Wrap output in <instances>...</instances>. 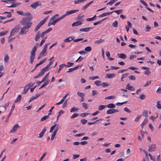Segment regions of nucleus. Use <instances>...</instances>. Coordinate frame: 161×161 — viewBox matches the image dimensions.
I'll return each mask as SVG.
<instances>
[{"label":"nucleus","instance_id":"f257e3e1","mask_svg":"<svg viewBox=\"0 0 161 161\" xmlns=\"http://www.w3.org/2000/svg\"><path fill=\"white\" fill-rule=\"evenodd\" d=\"M27 16L26 17L23 18L20 21V23L24 26L30 28L32 25V23L31 21L32 18V16L30 14V15Z\"/></svg>","mask_w":161,"mask_h":161},{"label":"nucleus","instance_id":"f03ea898","mask_svg":"<svg viewBox=\"0 0 161 161\" xmlns=\"http://www.w3.org/2000/svg\"><path fill=\"white\" fill-rule=\"evenodd\" d=\"M38 46V44L36 43L35 44L34 47L33 48L31 52L30 56V62L32 64L34 61L35 57V52L37 50Z\"/></svg>","mask_w":161,"mask_h":161},{"label":"nucleus","instance_id":"7ed1b4c3","mask_svg":"<svg viewBox=\"0 0 161 161\" xmlns=\"http://www.w3.org/2000/svg\"><path fill=\"white\" fill-rule=\"evenodd\" d=\"M53 63V61H50L48 64L45 67L41 70V72L39 73L38 75L35 76V78H37L41 76L44 74V72L47 70L48 68L52 65Z\"/></svg>","mask_w":161,"mask_h":161},{"label":"nucleus","instance_id":"20e7f679","mask_svg":"<svg viewBox=\"0 0 161 161\" xmlns=\"http://www.w3.org/2000/svg\"><path fill=\"white\" fill-rule=\"evenodd\" d=\"M79 11V9L73 10H71L70 11H67L66 12V13L65 14H63V15L61 16V17H59L58 18L59 19V20H60L61 19L64 18L67 15H70L72 14L75 13Z\"/></svg>","mask_w":161,"mask_h":161},{"label":"nucleus","instance_id":"39448f33","mask_svg":"<svg viewBox=\"0 0 161 161\" xmlns=\"http://www.w3.org/2000/svg\"><path fill=\"white\" fill-rule=\"evenodd\" d=\"M46 21V19L45 18L42 20L40 22L36 27L34 29V31H37L45 23Z\"/></svg>","mask_w":161,"mask_h":161},{"label":"nucleus","instance_id":"423d86ee","mask_svg":"<svg viewBox=\"0 0 161 161\" xmlns=\"http://www.w3.org/2000/svg\"><path fill=\"white\" fill-rule=\"evenodd\" d=\"M30 28H28L26 26H24L21 28V30L19 32L20 35H24L28 31V29Z\"/></svg>","mask_w":161,"mask_h":161},{"label":"nucleus","instance_id":"0eeeda50","mask_svg":"<svg viewBox=\"0 0 161 161\" xmlns=\"http://www.w3.org/2000/svg\"><path fill=\"white\" fill-rule=\"evenodd\" d=\"M19 29L20 27L19 26H17L13 29L10 32V36H13L15 33L18 32Z\"/></svg>","mask_w":161,"mask_h":161},{"label":"nucleus","instance_id":"6e6552de","mask_svg":"<svg viewBox=\"0 0 161 161\" xmlns=\"http://www.w3.org/2000/svg\"><path fill=\"white\" fill-rule=\"evenodd\" d=\"M156 146L155 144H153L149 146V149L148 151L150 152L154 151L155 150Z\"/></svg>","mask_w":161,"mask_h":161},{"label":"nucleus","instance_id":"1a4fd4ad","mask_svg":"<svg viewBox=\"0 0 161 161\" xmlns=\"http://www.w3.org/2000/svg\"><path fill=\"white\" fill-rule=\"evenodd\" d=\"M45 92H41V93H39L36 94V96H32V97L30 100H29V103H30L33 100L36 99L38 97L40 96L41 95H42Z\"/></svg>","mask_w":161,"mask_h":161},{"label":"nucleus","instance_id":"9d476101","mask_svg":"<svg viewBox=\"0 0 161 161\" xmlns=\"http://www.w3.org/2000/svg\"><path fill=\"white\" fill-rule=\"evenodd\" d=\"M55 17L54 16H53L50 19V21L48 24V26L51 25H55V24L56 23L55 21Z\"/></svg>","mask_w":161,"mask_h":161},{"label":"nucleus","instance_id":"9b49d317","mask_svg":"<svg viewBox=\"0 0 161 161\" xmlns=\"http://www.w3.org/2000/svg\"><path fill=\"white\" fill-rule=\"evenodd\" d=\"M119 112V110L115 109H110L107 111V113L108 114H112Z\"/></svg>","mask_w":161,"mask_h":161},{"label":"nucleus","instance_id":"f8f14e48","mask_svg":"<svg viewBox=\"0 0 161 161\" xmlns=\"http://www.w3.org/2000/svg\"><path fill=\"white\" fill-rule=\"evenodd\" d=\"M75 38V37L74 36H72L65 38L63 41L64 42H71Z\"/></svg>","mask_w":161,"mask_h":161},{"label":"nucleus","instance_id":"ddd939ff","mask_svg":"<svg viewBox=\"0 0 161 161\" xmlns=\"http://www.w3.org/2000/svg\"><path fill=\"white\" fill-rule=\"evenodd\" d=\"M20 126L18 124H16L13 127L12 129L10 131V132L12 133H14L19 128Z\"/></svg>","mask_w":161,"mask_h":161},{"label":"nucleus","instance_id":"4468645a","mask_svg":"<svg viewBox=\"0 0 161 161\" xmlns=\"http://www.w3.org/2000/svg\"><path fill=\"white\" fill-rule=\"evenodd\" d=\"M140 2L142 3V4L146 6V8L149 10V11L153 13L154 12L153 10L151 9L150 8L147 7V4L143 0H140Z\"/></svg>","mask_w":161,"mask_h":161},{"label":"nucleus","instance_id":"2eb2a0df","mask_svg":"<svg viewBox=\"0 0 161 161\" xmlns=\"http://www.w3.org/2000/svg\"><path fill=\"white\" fill-rule=\"evenodd\" d=\"M41 5V4H39V2L37 1L31 4V7L33 9H35L38 6Z\"/></svg>","mask_w":161,"mask_h":161},{"label":"nucleus","instance_id":"dca6fc26","mask_svg":"<svg viewBox=\"0 0 161 161\" xmlns=\"http://www.w3.org/2000/svg\"><path fill=\"white\" fill-rule=\"evenodd\" d=\"M14 107H15V104H14L12 106L11 108V110H10V113H9V114H8V116H7V117L6 118V119L5 121L6 122H7V120L9 119L10 116H11V114H12V112L13 111L14 108Z\"/></svg>","mask_w":161,"mask_h":161},{"label":"nucleus","instance_id":"f3484780","mask_svg":"<svg viewBox=\"0 0 161 161\" xmlns=\"http://www.w3.org/2000/svg\"><path fill=\"white\" fill-rule=\"evenodd\" d=\"M93 28V27H86L85 28H81L80 29V31L83 32H88L90 30L92 29Z\"/></svg>","mask_w":161,"mask_h":161},{"label":"nucleus","instance_id":"a211bd4d","mask_svg":"<svg viewBox=\"0 0 161 161\" xmlns=\"http://www.w3.org/2000/svg\"><path fill=\"white\" fill-rule=\"evenodd\" d=\"M52 30V28H49L47 30H46V31L43 32H42L41 34H40L41 35V37H43L46 34L49 32L50 31Z\"/></svg>","mask_w":161,"mask_h":161},{"label":"nucleus","instance_id":"6ab92c4d","mask_svg":"<svg viewBox=\"0 0 161 161\" xmlns=\"http://www.w3.org/2000/svg\"><path fill=\"white\" fill-rule=\"evenodd\" d=\"M47 49L46 48V47H44L43 50L40 53L39 55H42L43 56H45L46 55Z\"/></svg>","mask_w":161,"mask_h":161},{"label":"nucleus","instance_id":"aec40b11","mask_svg":"<svg viewBox=\"0 0 161 161\" xmlns=\"http://www.w3.org/2000/svg\"><path fill=\"white\" fill-rule=\"evenodd\" d=\"M47 130V127H45L42 130V131L39 134V136H38V137L39 138H42L43 135H44V133H45V132Z\"/></svg>","mask_w":161,"mask_h":161},{"label":"nucleus","instance_id":"412c9836","mask_svg":"<svg viewBox=\"0 0 161 161\" xmlns=\"http://www.w3.org/2000/svg\"><path fill=\"white\" fill-rule=\"evenodd\" d=\"M17 13L18 14L22 15H25V16H28V15H30V13H26L25 14L24 13V12L21 11H17Z\"/></svg>","mask_w":161,"mask_h":161},{"label":"nucleus","instance_id":"4be33fe9","mask_svg":"<svg viewBox=\"0 0 161 161\" xmlns=\"http://www.w3.org/2000/svg\"><path fill=\"white\" fill-rule=\"evenodd\" d=\"M82 24V22L80 21H78L74 22L72 24V26L74 27L76 26H78V25H81Z\"/></svg>","mask_w":161,"mask_h":161},{"label":"nucleus","instance_id":"5701e85b","mask_svg":"<svg viewBox=\"0 0 161 161\" xmlns=\"http://www.w3.org/2000/svg\"><path fill=\"white\" fill-rule=\"evenodd\" d=\"M127 23L128 24V26L126 25H125V27L127 31L128 32L129 31V27H132V25L131 23L129 21H127Z\"/></svg>","mask_w":161,"mask_h":161},{"label":"nucleus","instance_id":"b1692460","mask_svg":"<svg viewBox=\"0 0 161 161\" xmlns=\"http://www.w3.org/2000/svg\"><path fill=\"white\" fill-rule=\"evenodd\" d=\"M117 55L119 58L123 59H125L127 57L126 55L124 53H118Z\"/></svg>","mask_w":161,"mask_h":161},{"label":"nucleus","instance_id":"393cba45","mask_svg":"<svg viewBox=\"0 0 161 161\" xmlns=\"http://www.w3.org/2000/svg\"><path fill=\"white\" fill-rule=\"evenodd\" d=\"M126 89H127L128 90L130 91H133L134 90V89L133 86L130 85L129 83H128L127 84L126 86Z\"/></svg>","mask_w":161,"mask_h":161},{"label":"nucleus","instance_id":"a878e982","mask_svg":"<svg viewBox=\"0 0 161 161\" xmlns=\"http://www.w3.org/2000/svg\"><path fill=\"white\" fill-rule=\"evenodd\" d=\"M66 97V96L65 95L59 102L56 103V105H58L62 104Z\"/></svg>","mask_w":161,"mask_h":161},{"label":"nucleus","instance_id":"bb28decb","mask_svg":"<svg viewBox=\"0 0 161 161\" xmlns=\"http://www.w3.org/2000/svg\"><path fill=\"white\" fill-rule=\"evenodd\" d=\"M40 37H41L40 33L39 31H38L36 35L35 41H37Z\"/></svg>","mask_w":161,"mask_h":161},{"label":"nucleus","instance_id":"cd10ccee","mask_svg":"<svg viewBox=\"0 0 161 161\" xmlns=\"http://www.w3.org/2000/svg\"><path fill=\"white\" fill-rule=\"evenodd\" d=\"M29 89V87L27 86H25V87L24 88V89L23 91L21 93L22 94H25L27 92V91Z\"/></svg>","mask_w":161,"mask_h":161},{"label":"nucleus","instance_id":"c85d7f7f","mask_svg":"<svg viewBox=\"0 0 161 161\" xmlns=\"http://www.w3.org/2000/svg\"><path fill=\"white\" fill-rule=\"evenodd\" d=\"M106 107L108 108L113 109L115 107V105L113 103H109L107 105H106Z\"/></svg>","mask_w":161,"mask_h":161},{"label":"nucleus","instance_id":"c756f323","mask_svg":"<svg viewBox=\"0 0 161 161\" xmlns=\"http://www.w3.org/2000/svg\"><path fill=\"white\" fill-rule=\"evenodd\" d=\"M112 12H109V13L107 12V13H103V14L100 15L99 16V17H104L105 16H107L108 15L112 14Z\"/></svg>","mask_w":161,"mask_h":161},{"label":"nucleus","instance_id":"7c9ffc66","mask_svg":"<svg viewBox=\"0 0 161 161\" xmlns=\"http://www.w3.org/2000/svg\"><path fill=\"white\" fill-rule=\"evenodd\" d=\"M104 41V40L103 39H100L99 40L95 41L94 42V43L97 44H100L102 42H103Z\"/></svg>","mask_w":161,"mask_h":161},{"label":"nucleus","instance_id":"2f4dec72","mask_svg":"<svg viewBox=\"0 0 161 161\" xmlns=\"http://www.w3.org/2000/svg\"><path fill=\"white\" fill-rule=\"evenodd\" d=\"M147 121L148 119H147L145 118L141 125L142 129L143 128V126L147 123Z\"/></svg>","mask_w":161,"mask_h":161},{"label":"nucleus","instance_id":"473e14b6","mask_svg":"<svg viewBox=\"0 0 161 161\" xmlns=\"http://www.w3.org/2000/svg\"><path fill=\"white\" fill-rule=\"evenodd\" d=\"M93 1H92L90 2H89V3H88L87 4H86L85 6H84L82 8V9L83 10H84L85 9H86L91 4H92L93 3Z\"/></svg>","mask_w":161,"mask_h":161},{"label":"nucleus","instance_id":"72a5a7b5","mask_svg":"<svg viewBox=\"0 0 161 161\" xmlns=\"http://www.w3.org/2000/svg\"><path fill=\"white\" fill-rule=\"evenodd\" d=\"M115 74H106V76L108 78H111L114 77L115 76Z\"/></svg>","mask_w":161,"mask_h":161},{"label":"nucleus","instance_id":"f704fd0d","mask_svg":"<svg viewBox=\"0 0 161 161\" xmlns=\"http://www.w3.org/2000/svg\"><path fill=\"white\" fill-rule=\"evenodd\" d=\"M21 99V95H19L14 101L15 103H17L20 101Z\"/></svg>","mask_w":161,"mask_h":161},{"label":"nucleus","instance_id":"c9c22d12","mask_svg":"<svg viewBox=\"0 0 161 161\" xmlns=\"http://www.w3.org/2000/svg\"><path fill=\"white\" fill-rule=\"evenodd\" d=\"M64 111L62 110H61L58 112V115L57 117V120H58L60 115L64 113Z\"/></svg>","mask_w":161,"mask_h":161},{"label":"nucleus","instance_id":"e433bc0d","mask_svg":"<svg viewBox=\"0 0 161 161\" xmlns=\"http://www.w3.org/2000/svg\"><path fill=\"white\" fill-rule=\"evenodd\" d=\"M106 107V105H100L98 108V110H102L104 109V108H105Z\"/></svg>","mask_w":161,"mask_h":161},{"label":"nucleus","instance_id":"4c0bfd02","mask_svg":"<svg viewBox=\"0 0 161 161\" xmlns=\"http://www.w3.org/2000/svg\"><path fill=\"white\" fill-rule=\"evenodd\" d=\"M66 66V64H62L60 65L59 67V69L58 72L59 73L61 70L65 66Z\"/></svg>","mask_w":161,"mask_h":161},{"label":"nucleus","instance_id":"58836bf2","mask_svg":"<svg viewBox=\"0 0 161 161\" xmlns=\"http://www.w3.org/2000/svg\"><path fill=\"white\" fill-rule=\"evenodd\" d=\"M106 19V18H105V19H104L100 21H98L97 22H95L93 24V25H98L100 24L105 19Z\"/></svg>","mask_w":161,"mask_h":161},{"label":"nucleus","instance_id":"ea45409f","mask_svg":"<svg viewBox=\"0 0 161 161\" xmlns=\"http://www.w3.org/2000/svg\"><path fill=\"white\" fill-rule=\"evenodd\" d=\"M49 118L48 115H45L41 119L40 121H43Z\"/></svg>","mask_w":161,"mask_h":161},{"label":"nucleus","instance_id":"a19ab883","mask_svg":"<svg viewBox=\"0 0 161 161\" xmlns=\"http://www.w3.org/2000/svg\"><path fill=\"white\" fill-rule=\"evenodd\" d=\"M122 12H123V10L122 9L115 10V11H112V13L113 12H115V13H116L118 14H120L122 13Z\"/></svg>","mask_w":161,"mask_h":161},{"label":"nucleus","instance_id":"79ce46f5","mask_svg":"<svg viewBox=\"0 0 161 161\" xmlns=\"http://www.w3.org/2000/svg\"><path fill=\"white\" fill-rule=\"evenodd\" d=\"M49 73L47 74L42 79V80H47L48 79Z\"/></svg>","mask_w":161,"mask_h":161},{"label":"nucleus","instance_id":"37998d69","mask_svg":"<svg viewBox=\"0 0 161 161\" xmlns=\"http://www.w3.org/2000/svg\"><path fill=\"white\" fill-rule=\"evenodd\" d=\"M78 108L73 107L72 109L70 110V112H74L75 111H78Z\"/></svg>","mask_w":161,"mask_h":161},{"label":"nucleus","instance_id":"c03bdc74","mask_svg":"<svg viewBox=\"0 0 161 161\" xmlns=\"http://www.w3.org/2000/svg\"><path fill=\"white\" fill-rule=\"evenodd\" d=\"M92 48L91 47L88 46L86 47L85 48V50L86 51L89 52L92 50Z\"/></svg>","mask_w":161,"mask_h":161},{"label":"nucleus","instance_id":"a18cd8bd","mask_svg":"<svg viewBox=\"0 0 161 161\" xmlns=\"http://www.w3.org/2000/svg\"><path fill=\"white\" fill-rule=\"evenodd\" d=\"M77 94L78 96L81 97H84L85 94L83 93L77 92Z\"/></svg>","mask_w":161,"mask_h":161},{"label":"nucleus","instance_id":"49530a36","mask_svg":"<svg viewBox=\"0 0 161 161\" xmlns=\"http://www.w3.org/2000/svg\"><path fill=\"white\" fill-rule=\"evenodd\" d=\"M117 1V0H112L110 2L107 3V4L111 5L116 2Z\"/></svg>","mask_w":161,"mask_h":161},{"label":"nucleus","instance_id":"de8ad7c7","mask_svg":"<svg viewBox=\"0 0 161 161\" xmlns=\"http://www.w3.org/2000/svg\"><path fill=\"white\" fill-rule=\"evenodd\" d=\"M9 60V57L7 54L5 55L4 57V60L6 62H8Z\"/></svg>","mask_w":161,"mask_h":161},{"label":"nucleus","instance_id":"09e8293b","mask_svg":"<svg viewBox=\"0 0 161 161\" xmlns=\"http://www.w3.org/2000/svg\"><path fill=\"white\" fill-rule=\"evenodd\" d=\"M99 78V76H91L89 78V79L90 80H94L96 79H97Z\"/></svg>","mask_w":161,"mask_h":161},{"label":"nucleus","instance_id":"8fccbe9b","mask_svg":"<svg viewBox=\"0 0 161 161\" xmlns=\"http://www.w3.org/2000/svg\"><path fill=\"white\" fill-rule=\"evenodd\" d=\"M47 39V37L43 38L41 40V42L39 44L40 46H41L45 42L46 39Z\"/></svg>","mask_w":161,"mask_h":161},{"label":"nucleus","instance_id":"3c124183","mask_svg":"<svg viewBox=\"0 0 161 161\" xmlns=\"http://www.w3.org/2000/svg\"><path fill=\"white\" fill-rule=\"evenodd\" d=\"M142 115L146 117L147 116L148 111L147 110H144Z\"/></svg>","mask_w":161,"mask_h":161},{"label":"nucleus","instance_id":"603ef678","mask_svg":"<svg viewBox=\"0 0 161 161\" xmlns=\"http://www.w3.org/2000/svg\"><path fill=\"white\" fill-rule=\"evenodd\" d=\"M74 64L73 63L70 62H68L67 63V65H66V66L67 67H69L72 66Z\"/></svg>","mask_w":161,"mask_h":161},{"label":"nucleus","instance_id":"864d4df0","mask_svg":"<svg viewBox=\"0 0 161 161\" xmlns=\"http://www.w3.org/2000/svg\"><path fill=\"white\" fill-rule=\"evenodd\" d=\"M82 105L83 107L85 108V109H87L88 108V106L87 104L85 103H82Z\"/></svg>","mask_w":161,"mask_h":161},{"label":"nucleus","instance_id":"5fc2aeb1","mask_svg":"<svg viewBox=\"0 0 161 161\" xmlns=\"http://www.w3.org/2000/svg\"><path fill=\"white\" fill-rule=\"evenodd\" d=\"M161 102L158 101L157 103V107L158 109L161 108V105L160 104Z\"/></svg>","mask_w":161,"mask_h":161},{"label":"nucleus","instance_id":"6e6d98bb","mask_svg":"<svg viewBox=\"0 0 161 161\" xmlns=\"http://www.w3.org/2000/svg\"><path fill=\"white\" fill-rule=\"evenodd\" d=\"M127 103V101H125V102H123L122 103H116L115 104L116 105L121 106L123 104H126V103Z\"/></svg>","mask_w":161,"mask_h":161},{"label":"nucleus","instance_id":"4d7b16f0","mask_svg":"<svg viewBox=\"0 0 161 161\" xmlns=\"http://www.w3.org/2000/svg\"><path fill=\"white\" fill-rule=\"evenodd\" d=\"M46 155V153H44L39 160V161H42Z\"/></svg>","mask_w":161,"mask_h":161},{"label":"nucleus","instance_id":"13d9d810","mask_svg":"<svg viewBox=\"0 0 161 161\" xmlns=\"http://www.w3.org/2000/svg\"><path fill=\"white\" fill-rule=\"evenodd\" d=\"M118 23L117 20L115 21L112 23V25L114 27H117L118 26Z\"/></svg>","mask_w":161,"mask_h":161},{"label":"nucleus","instance_id":"bf43d9fd","mask_svg":"<svg viewBox=\"0 0 161 161\" xmlns=\"http://www.w3.org/2000/svg\"><path fill=\"white\" fill-rule=\"evenodd\" d=\"M151 27L149 26L148 25H146V28L145 29V30L147 32L149 31L151 29Z\"/></svg>","mask_w":161,"mask_h":161},{"label":"nucleus","instance_id":"052dcab7","mask_svg":"<svg viewBox=\"0 0 161 161\" xmlns=\"http://www.w3.org/2000/svg\"><path fill=\"white\" fill-rule=\"evenodd\" d=\"M129 79L130 80H136L135 77L133 75H131L129 76Z\"/></svg>","mask_w":161,"mask_h":161},{"label":"nucleus","instance_id":"680f3d73","mask_svg":"<svg viewBox=\"0 0 161 161\" xmlns=\"http://www.w3.org/2000/svg\"><path fill=\"white\" fill-rule=\"evenodd\" d=\"M90 114V113H81L80 114V116L82 117H85L87 115Z\"/></svg>","mask_w":161,"mask_h":161},{"label":"nucleus","instance_id":"e2e57ef3","mask_svg":"<svg viewBox=\"0 0 161 161\" xmlns=\"http://www.w3.org/2000/svg\"><path fill=\"white\" fill-rule=\"evenodd\" d=\"M80 122L83 124L84 125L87 122V120L85 119H83L81 120Z\"/></svg>","mask_w":161,"mask_h":161},{"label":"nucleus","instance_id":"0e129e2a","mask_svg":"<svg viewBox=\"0 0 161 161\" xmlns=\"http://www.w3.org/2000/svg\"><path fill=\"white\" fill-rule=\"evenodd\" d=\"M139 97L140 99L143 100L145 98L146 96L143 94H142L140 95Z\"/></svg>","mask_w":161,"mask_h":161},{"label":"nucleus","instance_id":"69168bd1","mask_svg":"<svg viewBox=\"0 0 161 161\" xmlns=\"http://www.w3.org/2000/svg\"><path fill=\"white\" fill-rule=\"evenodd\" d=\"M57 126V125H55L53 126H52L51 128H50V132H53V130L55 128L56 126Z\"/></svg>","mask_w":161,"mask_h":161},{"label":"nucleus","instance_id":"338daca9","mask_svg":"<svg viewBox=\"0 0 161 161\" xmlns=\"http://www.w3.org/2000/svg\"><path fill=\"white\" fill-rule=\"evenodd\" d=\"M8 32V31H5L4 32H0V36H3L6 34Z\"/></svg>","mask_w":161,"mask_h":161},{"label":"nucleus","instance_id":"774afa93","mask_svg":"<svg viewBox=\"0 0 161 161\" xmlns=\"http://www.w3.org/2000/svg\"><path fill=\"white\" fill-rule=\"evenodd\" d=\"M101 85L103 87L107 86H109L108 84L106 82L103 83L101 84Z\"/></svg>","mask_w":161,"mask_h":161}]
</instances>
